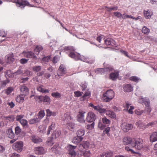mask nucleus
<instances>
[{
    "label": "nucleus",
    "instance_id": "f257e3e1",
    "mask_svg": "<svg viewBox=\"0 0 157 157\" xmlns=\"http://www.w3.org/2000/svg\"><path fill=\"white\" fill-rule=\"evenodd\" d=\"M63 50L67 53V52H70L69 56L75 60H80L82 61L91 64L94 61V59L90 60V59L84 56H81L79 54L71 52L75 50V48L72 46H65L63 48Z\"/></svg>",
    "mask_w": 157,
    "mask_h": 157
},
{
    "label": "nucleus",
    "instance_id": "f03ea898",
    "mask_svg": "<svg viewBox=\"0 0 157 157\" xmlns=\"http://www.w3.org/2000/svg\"><path fill=\"white\" fill-rule=\"evenodd\" d=\"M133 143L132 144V147L137 150H141L144 147L143 140L140 138H133Z\"/></svg>",
    "mask_w": 157,
    "mask_h": 157
},
{
    "label": "nucleus",
    "instance_id": "7ed1b4c3",
    "mask_svg": "<svg viewBox=\"0 0 157 157\" xmlns=\"http://www.w3.org/2000/svg\"><path fill=\"white\" fill-rule=\"evenodd\" d=\"M114 96V93L113 90H108L103 94L102 100L105 102H109L113 98Z\"/></svg>",
    "mask_w": 157,
    "mask_h": 157
},
{
    "label": "nucleus",
    "instance_id": "20e7f679",
    "mask_svg": "<svg viewBox=\"0 0 157 157\" xmlns=\"http://www.w3.org/2000/svg\"><path fill=\"white\" fill-rule=\"evenodd\" d=\"M15 3L17 7L23 9L25 6L29 7H33V6L30 3L26 0H13L12 1Z\"/></svg>",
    "mask_w": 157,
    "mask_h": 157
},
{
    "label": "nucleus",
    "instance_id": "39448f33",
    "mask_svg": "<svg viewBox=\"0 0 157 157\" xmlns=\"http://www.w3.org/2000/svg\"><path fill=\"white\" fill-rule=\"evenodd\" d=\"M113 70V68L109 66L104 68H97L94 71L96 74H104L112 71Z\"/></svg>",
    "mask_w": 157,
    "mask_h": 157
},
{
    "label": "nucleus",
    "instance_id": "423d86ee",
    "mask_svg": "<svg viewBox=\"0 0 157 157\" xmlns=\"http://www.w3.org/2000/svg\"><path fill=\"white\" fill-rule=\"evenodd\" d=\"M23 146L22 142L21 141H17L14 144L13 147V149L17 151L18 152H21L23 149Z\"/></svg>",
    "mask_w": 157,
    "mask_h": 157
},
{
    "label": "nucleus",
    "instance_id": "0eeeda50",
    "mask_svg": "<svg viewBox=\"0 0 157 157\" xmlns=\"http://www.w3.org/2000/svg\"><path fill=\"white\" fill-rule=\"evenodd\" d=\"M35 98L36 101L39 100V102H46L48 104H49L50 102V98L48 96H36Z\"/></svg>",
    "mask_w": 157,
    "mask_h": 157
},
{
    "label": "nucleus",
    "instance_id": "6e6552de",
    "mask_svg": "<svg viewBox=\"0 0 157 157\" xmlns=\"http://www.w3.org/2000/svg\"><path fill=\"white\" fill-rule=\"evenodd\" d=\"M110 123V121L105 117L102 118V121H100L98 123V127L101 130L104 129L106 127L105 124Z\"/></svg>",
    "mask_w": 157,
    "mask_h": 157
},
{
    "label": "nucleus",
    "instance_id": "1a4fd4ad",
    "mask_svg": "<svg viewBox=\"0 0 157 157\" xmlns=\"http://www.w3.org/2000/svg\"><path fill=\"white\" fill-rule=\"evenodd\" d=\"M76 147L73 146L72 145H68L66 148L68 150L69 153L68 157H75L76 155V152L74 149L76 148Z\"/></svg>",
    "mask_w": 157,
    "mask_h": 157
},
{
    "label": "nucleus",
    "instance_id": "9d476101",
    "mask_svg": "<svg viewBox=\"0 0 157 157\" xmlns=\"http://www.w3.org/2000/svg\"><path fill=\"white\" fill-rule=\"evenodd\" d=\"M66 73V69L65 67L63 65H61L57 71V75H56V78L58 79L59 77L63 75Z\"/></svg>",
    "mask_w": 157,
    "mask_h": 157
},
{
    "label": "nucleus",
    "instance_id": "9b49d317",
    "mask_svg": "<svg viewBox=\"0 0 157 157\" xmlns=\"http://www.w3.org/2000/svg\"><path fill=\"white\" fill-rule=\"evenodd\" d=\"M121 127L122 130L124 132H127L130 130L132 129L133 126L131 124L124 122L121 125Z\"/></svg>",
    "mask_w": 157,
    "mask_h": 157
},
{
    "label": "nucleus",
    "instance_id": "f8f14e48",
    "mask_svg": "<svg viewBox=\"0 0 157 157\" xmlns=\"http://www.w3.org/2000/svg\"><path fill=\"white\" fill-rule=\"evenodd\" d=\"M96 119V115L92 112H88L87 115L86 120L87 122H92L94 121Z\"/></svg>",
    "mask_w": 157,
    "mask_h": 157
},
{
    "label": "nucleus",
    "instance_id": "ddd939ff",
    "mask_svg": "<svg viewBox=\"0 0 157 157\" xmlns=\"http://www.w3.org/2000/svg\"><path fill=\"white\" fill-rule=\"evenodd\" d=\"M86 113L84 111L80 110L78 115V121L80 123L85 122V121L84 119V115Z\"/></svg>",
    "mask_w": 157,
    "mask_h": 157
},
{
    "label": "nucleus",
    "instance_id": "4468645a",
    "mask_svg": "<svg viewBox=\"0 0 157 157\" xmlns=\"http://www.w3.org/2000/svg\"><path fill=\"white\" fill-rule=\"evenodd\" d=\"M25 57L29 58H32L36 59L37 57L34 53L31 51H24L22 53Z\"/></svg>",
    "mask_w": 157,
    "mask_h": 157
},
{
    "label": "nucleus",
    "instance_id": "2eb2a0df",
    "mask_svg": "<svg viewBox=\"0 0 157 157\" xmlns=\"http://www.w3.org/2000/svg\"><path fill=\"white\" fill-rule=\"evenodd\" d=\"M34 151L35 154L38 155H42L45 152V150L42 147H37L34 148Z\"/></svg>",
    "mask_w": 157,
    "mask_h": 157
},
{
    "label": "nucleus",
    "instance_id": "dca6fc26",
    "mask_svg": "<svg viewBox=\"0 0 157 157\" xmlns=\"http://www.w3.org/2000/svg\"><path fill=\"white\" fill-rule=\"evenodd\" d=\"M2 119L6 125H8L9 122H12L14 120V117L13 116H4L2 117Z\"/></svg>",
    "mask_w": 157,
    "mask_h": 157
},
{
    "label": "nucleus",
    "instance_id": "f3484780",
    "mask_svg": "<svg viewBox=\"0 0 157 157\" xmlns=\"http://www.w3.org/2000/svg\"><path fill=\"white\" fill-rule=\"evenodd\" d=\"M138 101L141 103H144L146 106H149L150 101L149 99L147 98H143L140 97L139 98Z\"/></svg>",
    "mask_w": 157,
    "mask_h": 157
},
{
    "label": "nucleus",
    "instance_id": "a211bd4d",
    "mask_svg": "<svg viewBox=\"0 0 157 157\" xmlns=\"http://www.w3.org/2000/svg\"><path fill=\"white\" fill-rule=\"evenodd\" d=\"M124 106L126 109L129 113L130 114H132L133 113V110L134 109V106L131 105V104L128 102H126L124 105Z\"/></svg>",
    "mask_w": 157,
    "mask_h": 157
},
{
    "label": "nucleus",
    "instance_id": "6ab92c4d",
    "mask_svg": "<svg viewBox=\"0 0 157 157\" xmlns=\"http://www.w3.org/2000/svg\"><path fill=\"white\" fill-rule=\"evenodd\" d=\"M144 15L146 19L150 18L153 14V12L151 9H148L147 10H144Z\"/></svg>",
    "mask_w": 157,
    "mask_h": 157
},
{
    "label": "nucleus",
    "instance_id": "aec40b11",
    "mask_svg": "<svg viewBox=\"0 0 157 157\" xmlns=\"http://www.w3.org/2000/svg\"><path fill=\"white\" fill-rule=\"evenodd\" d=\"M6 62L9 63H11L13 62L14 59L13 57V53H10L7 55L5 57Z\"/></svg>",
    "mask_w": 157,
    "mask_h": 157
},
{
    "label": "nucleus",
    "instance_id": "412c9836",
    "mask_svg": "<svg viewBox=\"0 0 157 157\" xmlns=\"http://www.w3.org/2000/svg\"><path fill=\"white\" fill-rule=\"evenodd\" d=\"M119 75L118 71H114L110 74L109 78L113 80H115L118 78Z\"/></svg>",
    "mask_w": 157,
    "mask_h": 157
},
{
    "label": "nucleus",
    "instance_id": "4be33fe9",
    "mask_svg": "<svg viewBox=\"0 0 157 157\" xmlns=\"http://www.w3.org/2000/svg\"><path fill=\"white\" fill-rule=\"evenodd\" d=\"M71 117L70 113H65L62 118V120L66 123L70 122L71 120Z\"/></svg>",
    "mask_w": 157,
    "mask_h": 157
},
{
    "label": "nucleus",
    "instance_id": "5701e85b",
    "mask_svg": "<svg viewBox=\"0 0 157 157\" xmlns=\"http://www.w3.org/2000/svg\"><path fill=\"white\" fill-rule=\"evenodd\" d=\"M105 43L106 45H111L112 46H116V43L111 38H108L104 40Z\"/></svg>",
    "mask_w": 157,
    "mask_h": 157
},
{
    "label": "nucleus",
    "instance_id": "b1692460",
    "mask_svg": "<svg viewBox=\"0 0 157 157\" xmlns=\"http://www.w3.org/2000/svg\"><path fill=\"white\" fill-rule=\"evenodd\" d=\"M123 141L124 144H130L132 147V144L133 143V138L132 139L130 137H125L123 138Z\"/></svg>",
    "mask_w": 157,
    "mask_h": 157
},
{
    "label": "nucleus",
    "instance_id": "393cba45",
    "mask_svg": "<svg viewBox=\"0 0 157 157\" xmlns=\"http://www.w3.org/2000/svg\"><path fill=\"white\" fill-rule=\"evenodd\" d=\"M58 144H56L54 146L51 148L52 151L56 154L60 153L61 148L58 146Z\"/></svg>",
    "mask_w": 157,
    "mask_h": 157
},
{
    "label": "nucleus",
    "instance_id": "a878e982",
    "mask_svg": "<svg viewBox=\"0 0 157 157\" xmlns=\"http://www.w3.org/2000/svg\"><path fill=\"white\" fill-rule=\"evenodd\" d=\"M150 140L151 142L157 141V131L153 132L150 136Z\"/></svg>",
    "mask_w": 157,
    "mask_h": 157
},
{
    "label": "nucleus",
    "instance_id": "bb28decb",
    "mask_svg": "<svg viewBox=\"0 0 157 157\" xmlns=\"http://www.w3.org/2000/svg\"><path fill=\"white\" fill-rule=\"evenodd\" d=\"M124 92H130L133 90V87L129 84H125L123 87Z\"/></svg>",
    "mask_w": 157,
    "mask_h": 157
},
{
    "label": "nucleus",
    "instance_id": "cd10ccee",
    "mask_svg": "<svg viewBox=\"0 0 157 157\" xmlns=\"http://www.w3.org/2000/svg\"><path fill=\"white\" fill-rule=\"evenodd\" d=\"M90 147V144L89 141H86L84 142L82 144H80L79 147V150H81V149L83 148L84 149H86Z\"/></svg>",
    "mask_w": 157,
    "mask_h": 157
},
{
    "label": "nucleus",
    "instance_id": "c85d7f7f",
    "mask_svg": "<svg viewBox=\"0 0 157 157\" xmlns=\"http://www.w3.org/2000/svg\"><path fill=\"white\" fill-rule=\"evenodd\" d=\"M106 110V109L103 108L102 105H97V109L96 110V111H97L100 113H105Z\"/></svg>",
    "mask_w": 157,
    "mask_h": 157
},
{
    "label": "nucleus",
    "instance_id": "c756f323",
    "mask_svg": "<svg viewBox=\"0 0 157 157\" xmlns=\"http://www.w3.org/2000/svg\"><path fill=\"white\" fill-rule=\"evenodd\" d=\"M32 140L35 143H39L42 141V139L36 136H33L32 137Z\"/></svg>",
    "mask_w": 157,
    "mask_h": 157
},
{
    "label": "nucleus",
    "instance_id": "7c9ffc66",
    "mask_svg": "<svg viewBox=\"0 0 157 157\" xmlns=\"http://www.w3.org/2000/svg\"><path fill=\"white\" fill-rule=\"evenodd\" d=\"M83 137H80L77 136L74 138L72 140V141L73 143L76 144H77L81 142L83 139Z\"/></svg>",
    "mask_w": 157,
    "mask_h": 157
},
{
    "label": "nucleus",
    "instance_id": "2f4dec72",
    "mask_svg": "<svg viewBox=\"0 0 157 157\" xmlns=\"http://www.w3.org/2000/svg\"><path fill=\"white\" fill-rule=\"evenodd\" d=\"M20 90L21 92L23 93V94L24 95H27L29 93V90L27 87L25 86H22Z\"/></svg>",
    "mask_w": 157,
    "mask_h": 157
},
{
    "label": "nucleus",
    "instance_id": "473e14b6",
    "mask_svg": "<svg viewBox=\"0 0 157 157\" xmlns=\"http://www.w3.org/2000/svg\"><path fill=\"white\" fill-rule=\"evenodd\" d=\"M90 91H87L85 92V94L80 98V100L81 101H84L90 97Z\"/></svg>",
    "mask_w": 157,
    "mask_h": 157
},
{
    "label": "nucleus",
    "instance_id": "72a5a7b5",
    "mask_svg": "<svg viewBox=\"0 0 157 157\" xmlns=\"http://www.w3.org/2000/svg\"><path fill=\"white\" fill-rule=\"evenodd\" d=\"M47 116L50 117L51 116H55L57 115V113L55 112H52L49 109H47L46 110Z\"/></svg>",
    "mask_w": 157,
    "mask_h": 157
},
{
    "label": "nucleus",
    "instance_id": "f704fd0d",
    "mask_svg": "<svg viewBox=\"0 0 157 157\" xmlns=\"http://www.w3.org/2000/svg\"><path fill=\"white\" fill-rule=\"evenodd\" d=\"M8 137L10 138H12L14 137V134L11 128H9L6 131Z\"/></svg>",
    "mask_w": 157,
    "mask_h": 157
},
{
    "label": "nucleus",
    "instance_id": "c9c22d12",
    "mask_svg": "<svg viewBox=\"0 0 157 157\" xmlns=\"http://www.w3.org/2000/svg\"><path fill=\"white\" fill-rule=\"evenodd\" d=\"M107 115L112 118H115L116 115L114 112L111 110H106L105 112Z\"/></svg>",
    "mask_w": 157,
    "mask_h": 157
},
{
    "label": "nucleus",
    "instance_id": "e433bc0d",
    "mask_svg": "<svg viewBox=\"0 0 157 157\" xmlns=\"http://www.w3.org/2000/svg\"><path fill=\"white\" fill-rule=\"evenodd\" d=\"M25 95L21 94L18 96L16 98V101L18 102H22L24 99V97Z\"/></svg>",
    "mask_w": 157,
    "mask_h": 157
},
{
    "label": "nucleus",
    "instance_id": "4c0bfd02",
    "mask_svg": "<svg viewBox=\"0 0 157 157\" xmlns=\"http://www.w3.org/2000/svg\"><path fill=\"white\" fill-rule=\"evenodd\" d=\"M85 132L83 129H81L78 130L77 132V136L80 137H82L85 134Z\"/></svg>",
    "mask_w": 157,
    "mask_h": 157
},
{
    "label": "nucleus",
    "instance_id": "58836bf2",
    "mask_svg": "<svg viewBox=\"0 0 157 157\" xmlns=\"http://www.w3.org/2000/svg\"><path fill=\"white\" fill-rule=\"evenodd\" d=\"M60 132L59 130H56L52 134V136L53 139H56L58 137L60 134Z\"/></svg>",
    "mask_w": 157,
    "mask_h": 157
},
{
    "label": "nucleus",
    "instance_id": "ea45409f",
    "mask_svg": "<svg viewBox=\"0 0 157 157\" xmlns=\"http://www.w3.org/2000/svg\"><path fill=\"white\" fill-rule=\"evenodd\" d=\"M136 125L140 128L144 129L146 128L141 121L140 120L136 123Z\"/></svg>",
    "mask_w": 157,
    "mask_h": 157
},
{
    "label": "nucleus",
    "instance_id": "a19ab883",
    "mask_svg": "<svg viewBox=\"0 0 157 157\" xmlns=\"http://www.w3.org/2000/svg\"><path fill=\"white\" fill-rule=\"evenodd\" d=\"M55 123L54 122L52 123L51 125L50 126H49L48 127L47 133V134L48 135L50 134V131L51 130H53L55 129Z\"/></svg>",
    "mask_w": 157,
    "mask_h": 157
},
{
    "label": "nucleus",
    "instance_id": "79ce46f5",
    "mask_svg": "<svg viewBox=\"0 0 157 157\" xmlns=\"http://www.w3.org/2000/svg\"><path fill=\"white\" fill-rule=\"evenodd\" d=\"M67 123V127L69 129L72 130L75 128V125L74 123L72 122L69 123V122Z\"/></svg>",
    "mask_w": 157,
    "mask_h": 157
},
{
    "label": "nucleus",
    "instance_id": "37998d69",
    "mask_svg": "<svg viewBox=\"0 0 157 157\" xmlns=\"http://www.w3.org/2000/svg\"><path fill=\"white\" fill-rule=\"evenodd\" d=\"M43 48L41 46H37L36 47L35 49H34L35 53L36 55L39 54L40 51L42 50Z\"/></svg>",
    "mask_w": 157,
    "mask_h": 157
},
{
    "label": "nucleus",
    "instance_id": "c03bdc74",
    "mask_svg": "<svg viewBox=\"0 0 157 157\" xmlns=\"http://www.w3.org/2000/svg\"><path fill=\"white\" fill-rule=\"evenodd\" d=\"M37 90L41 92L44 93H47L49 92V91L47 90H44L43 88V86H39L37 87Z\"/></svg>",
    "mask_w": 157,
    "mask_h": 157
},
{
    "label": "nucleus",
    "instance_id": "a18cd8bd",
    "mask_svg": "<svg viewBox=\"0 0 157 157\" xmlns=\"http://www.w3.org/2000/svg\"><path fill=\"white\" fill-rule=\"evenodd\" d=\"M40 121L39 119L37 117H35L33 119H32L29 120V123L31 124H33Z\"/></svg>",
    "mask_w": 157,
    "mask_h": 157
},
{
    "label": "nucleus",
    "instance_id": "49530a36",
    "mask_svg": "<svg viewBox=\"0 0 157 157\" xmlns=\"http://www.w3.org/2000/svg\"><path fill=\"white\" fill-rule=\"evenodd\" d=\"M100 144L101 143L99 142H97L96 143L92 142L90 144V147L91 148H94V147H98Z\"/></svg>",
    "mask_w": 157,
    "mask_h": 157
},
{
    "label": "nucleus",
    "instance_id": "de8ad7c7",
    "mask_svg": "<svg viewBox=\"0 0 157 157\" xmlns=\"http://www.w3.org/2000/svg\"><path fill=\"white\" fill-rule=\"evenodd\" d=\"M142 32L144 34H148L150 32V30L146 27L144 26L142 28Z\"/></svg>",
    "mask_w": 157,
    "mask_h": 157
},
{
    "label": "nucleus",
    "instance_id": "09e8293b",
    "mask_svg": "<svg viewBox=\"0 0 157 157\" xmlns=\"http://www.w3.org/2000/svg\"><path fill=\"white\" fill-rule=\"evenodd\" d=\"M45 114L44 112V110L40 111L38 113V118L39 120H40L41 119L43 118L45 116Z\"/></svg>",
    "mask_w": 157,
    "mask_h": 157
},
{
    "label": "nucleus",
    "instance_id": "8fccbe9b",
    "mask_svg": "<svg viewBox=\"0 0 157 157\" xmlns=\"http://www.w3.org/2000/svg\"><path fill=\"white\" fill-rule=\"evenodd\" d=\"M50 56L44 57L41 60L42 63H46L49 61L50 59Z\"/></svg>",
    "mask_w": 157,
    "mask_h": 157
},
{
    "label": "nucleus",
    "instance_id": "3c124183",
    "mask_svg": "<svg viewBox=\"0 0 157 157\" xmlns=\"http://www.w3.org/2000/svg\"><path fill=\"white\" fill-rule=\"evenodd\" d=\"M41 68L40 66H35L33 67V71L36 72H38L41 70Z\"/></svg>",
    "mask_w": 157,
    "mask_h": 157
},
{
    "label": "nucleus",
    "instance_id": "603ef678",
    "mask_svg": "<svg viewBox=\"0 0 157 157\" xmlns=\"http://www.w3.org/2000/svg\"><path fill=\"white\" fill-rule=\"evenodd\" d=\"M5 76L6 78H10L14 76L13 73L12 74L10 70H8L6 73Z\"/></svg>",
    "mask_w": 157,
    "mask_h": 157
},
{
    "label": "nucleus",
    "instance_id": "864d4df0",
    "mask_svg": "<svg viewBox=\"0 0 157 157\" xmlns=\"http://www.w3.org/2000/svg\"><path fill=\"white\" fill-rule=\"evenodd\" d=\"M32 74L33 72L28 70H25L23 73V75L24 76H31L32 75Z\"/></svg>",
    "mask_w": 157,
    "mask_h": 157
},
{
    "label": "nucleus",
    "instance_id": "5fc2aeb1",
    "mask_svg": "<svg viewBox=\"0 0 157 157\" xmlns=\"http://www.w3.org/2000/svg\"><path fill=\"white\" fill-rule=\"evenodd\" d=\"M24 117V115H18L16 117V121H19L20 122L21 120L23 119V118Z\"/></svg>",
    "mask_w": 157,
    "mask_h": 157
},
{
    "label": "nucleus",
    "instance_id": "6e6d98bb",
    "mask_svg": "<svg viewBox=\"0 0 157 157\" xmlns=\"http://www.w3.org/2000/svg\"><path fill=\"white\" fill-rule=\"evenodd\" d=\"M82 150H80L83 152V157H89L90 156V152L89 151H87L84 152V151H82Z\"/></svg>",
    "mask_w": 157,
    "mask_h": 157
},
{
    "label": "nucleus",
    "instance_id": "4d7b16f0",
    "mask_svg": "<svg viewBox=\"0 0 157 157\" xmlns=\"http://www.w3.org/2000/svg\"><path fill=\"white\" fill-rule=\"evenodd\" d=\"M20 122L24 127H25L28 125V121L25 119H23Z\"/></svg>",
    "mask_w": 157,
    "mask_h": 157
},
{
    "label": "nucleus",
    "instance_id": "13d9d810",
    "mask_svg": "<svg viewBox=\"0 0 157 157\" xmlns=\"http://www.w3.org/2000/svg\"><path fill=\"white\" fill-rule=\"evenodd\" d=\"M52 96L56 98H59L61 97L60 94L58 92H54L52 94Z\"/></svg>",
    "mask_w": 157,
    "mask_h": 157
},
{
    "label": "nucleus",
    "instance_id": "bf43d9fd",
    "mask_svg": "<svg viewBox=\"0 0 157 157\" xmlns=\"http://www.w3.org/2000/svg\"><path fill=\"white\" fill-rule=\"evenodd\" d=\"M130 79L135 82H138L140 79L136 76H132L130 78Z\"/></svg>",
    "mask_w": 157,
    "mask_h": 157
},
{
    "label": "nucleus",
    "instance_id": "052dcab7",
    "mask_svg": "<svg viewBox=\"0 0 157 157\" xmlns=\"http://www.w3.org/2000/svg\"><path fill=\"white\" fill-rule=\"evenodd\" d=\"M135 113L138 115H140L144 112L143 110H140L139 109H136L135 110Z\"/></svg>",
    "mask_w": 157,
    "mask_h": 157
},
{
    "label": "nucleus",
    "instance_id": "680f3d73",
    "mask_svg": "<svg viewBox=\"0 0 157 157\" xmlns=\"http://www.w3.org/2000/svg\"><path fill=\"white\" fill-rule=\"evenodd\" d=\"M105 39L104 36L103 35H101L97 37V40L100 43H101V41L104 40Z\"/></svg>",
    "mask_w": 157,
    "mask_h": 157
},
{
    "label": "nucleus",
    "instance_id": "e2e57ef3",
    "mask_svg": "<svg viewBox=\"0 0 157 157\" xmlns=\"http://www.w3.org/2000/svg\"><path fill=\"white\" fill-rule=\"evenodd\" d=\"M13 90V88L12 87H10L6 90L5 93L6 94L8 95L10 94Z\"/></svg>",
    "mask_w": 157,
    "mask_h": 157
},
{
    "label": "nucleus",
    "instance_id": "0e129e2a",
    "mask_svg": "<svg viewBox=\"0 0 157 157\" xmlns=\"http://www.w3.org/2000/svg\"><path fill=\"white\" fill-rule=\"evenodd\" d=\"M47 127L45 125H41L39 127V128H41V129L40 130V131L42 132L43 133L45 132V131Z\"/></svg>",
    "mask_w": 157,
    "mask_h": 157
},
{
    "label": "nucleus",
    "instance_id": "69168bd1",
    "mask_svg": "<svg viewBox=\"0 0 157 157\" xmlns=\"http://www.w3.org/2000/svg\"><path fill=\"white\" fill-rule=\"evenodd\" d=\"M80 86L82 88V90H85L87 87L86 83L85 82H82L80 84Z\"/></svg>",
    "mask_w": 157,
    "mask_h": 157
},
{
    "label": "nucleus",
    "instance_id": "338daca9",
    "mask_svg": "<svg viewBox=\"0 0 157 157\" xmlns=\"http://www.w3.org/2000/svg\"><path fill=\"white\" fill-rule=\"evenodd\" d=\"M74 94L75 97H78L81 96L83 93L79 91H76L74 92Z\"/></svg>",
    "mask_w": 157,
    "mask_h": 157
},
{
    "label": "nucleus",
    "instance_id": "774afa93",
    "mask_svg": "<svg viewBox=\"0 0 157 157\" xmlns=\"http://www.w3.org/2000/svg\"><path fill=\"white\" fill-rule=\"evenodd\" d=\"M104 154L105 157H112L113 154L111 152H108Z\"/></svg>",
    "mask_w": 157,
    "mask_h": 157
}]
</instances>
